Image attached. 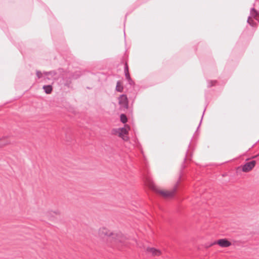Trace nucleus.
Listing matches in <instances>:
<instances>
[{"label": "nucleus", "mask_w": 259, "mask_h": 259, "mask_svg": "<svg viewBox=\"0 0 259 259\" xmlns=\"http://www.w3.org/2000/svg\"><path fill=\"white\" fill-rule=\"evenodd\" d=\"M118 102L120 106V108L125 110L128 108V101L127 97L125 95H121L118 98Z\"/></svg>", "instance_id": "6"}, {"label": "nucleus", "mask_w": 259, "mask_h": 259, "mask_svg": "<svg viewBox=\"0 0 259 259\" xmlns=\"http://www.w3.org/2000/svg\"><path fill=\"white\" fill-rule=\"evenodd\" d=\"M124 73L125 72H128V68L127 63L125 64L124 65Z\"/></svg>", "instance_id": "19"}, {"label": "nucleus", "mask_w": 259, "mask_h": 259, "mask_svg": "<svg viewBox=\"0 0 259 259\" xmlns=\"http://www.w3.org/2000/svg\"><path fill=\"white\" fill-rule=\"evenodd\" d=\"M8 144L7 141H6L5 138H0V147Z\"/></svg>", "instance_id": "16"}, {"label": "nucleus", "mask_w": 259, "mask_h": 259, "mask_svg": "<svg viewBox=\"0 0 259 259\" xmlns=\"http://www.w3.org/2000/svg\"><path fill=\"white\" fill-rule=\"evenodd\" d=\"M99 234L102 235L104 234L105 236H108L109 238H110L111 237L110 235H111L112 237L115 238V241L122 242L123 241L124 237L121 233H119L116 234H114L113 233H108L107 230L106 229H102L99 230Z\"/></svg>", "instance_id": "3"}, {"label": "nucleus", "mask_w": 259, "mask_h": 259, "mask_svg": "<svg viewBox=\"0 0 259 259\" xmlns=\"http://www.w3.org/2000/svg\"><path fill=\"white\" fill-rule=\"evenodd\" d=\"M148 185H149V187H150L152 188V187H153V186H152V184H150V182H149V184H148Z\"/></svg>", "instance_id": "22"}, {"label": "nucleus", "mask_w": 259, "mask_h": 259, "mask_svg": "<svg viewBox=\"0 0 259 259\" xmlns=\"http://www.w3.org/2000/svg\"><path fill=\"white\" fill-rule=\"evenodd\" d=\"M218 244L222 247H227L231 245L230 241L226 239H221L218 241Z\"/></svg>", "instance_id": "9"}, {"label": "nucleus", "mask_w": 259, "mask_h": 259, "mask_svg": "<svg viewBox=\"0 0 259 259\" xmlns=\"http://www.w3.org/2000/svg\"><path fill=\"white\" fill-rule=\"evenodd\" d=\"M205 110V109H204V111H203V115H202V117H201V120H200V123H199V125H198V127H197V129H198V128L199 127V126H200V124H201V121H202V118H203V115H204V113Z\"/></svg>", "instance_id": "21"}, {"label": "nucleus", "mask_w": 259, "mask_h": 259, "mask_svg": "<svg viewBox=\"0 0 259 259\" xmlns=\"http://www.w3.org/2000/svg\"><path fill=\"white\" fill-rule=\"evenodd\" d=\"M251 18L255 19L258 22H259V13L254 8L251 9L250 11V16L248 17L247 23L252 27H254L256 25V23L251 19Z\"/></svg>", "instance_id": "4"}, {"label": "nucleus", "mask_w": 259, "mask_h": 259, "mask_svg": "<svg viewBox=\"0 0 259 259\" xmlns=\"http://www.w3.org/2000/svg\"><path fill=\"white\" fill-rule=\"evenodd\" d=\"M256 161L252 160L249 162L245 163L242 167V170L243 172H248L251 170L255 166Z\"/></svg>", "instance_id": "7"}, {"label": "nucleus", "mask_w": 259, "mask_h": 259, "mask_svg": "<svg viewBox=\"0 0 259 259\" xmlns=\"http://www.w3.org/2000/svg\"><path fill=\"white\" fill-rule=\"evenodd\" d=\"M58 74L55 79L52 80L56 81L62 89H66L71 88V78L70 76L65 73L63 69L59 68L56 70Z\"/></svg>", "instance_id": "1"}, {"label": "nucleus", "mask_w": 259, "mask_h": 259, "mask_svg": "<svg viewBox=\"0 0 259 259\" xmlns=\"http://www.w3.org/2000/svg\"><path fill=\"white\" fill-rule=\"evenodd\" d=\"M146 251L154 256H159L161 254L160 250L153 247H148L146 249Z\"/></svg>", "instance_id": "10"}, {"label": "nucleus", "mask_w": 259, "mask_h": 259, "mask_svg": "<svg viewBox=\"0 0 259 259\" xmlns=\"http://www.w3.org/2000/svg\"><path fill=\"white\" fill-rule=\"evenodd\" d=\"M217 82V80H207V86L208 88H210L213 85H215Z\"/></svg>", "instance_id": "13"}, {"label": "nucleus", "mask_w": 259, "mask_h": 259, "mask_svg": "<svg viewBox=\"0 0 259 259\" xmlns=\"http://www.w3.org/2000/svg\"><path fill=\"white\" fill-rule=\"evenodd\" d=\"M146 251L154 256H159L161 254L160 250L153 247H148L146 249Z\"/></svg>", "instance_id": "11"}, {"label": "nucleus", "mask_w": 259, "mask_h": 259, "mask_svg": "<svg viewBox=\"0 0 259 259\" xmlns=\"http://www.w3.org/2000/svg\"><path fill=\"white\" fill-rule=\"evenodd\" d=\"M80 74H79L77 72H75L73 75H72V77L74 78H77L78 77H79L80 76Z\"/></svg>", "instance_id": "18"}, {"label": "nucleus", "mask_w": 259, "mask_h": 259, "mask_svg": "<svg viewBox=\"0 0 259 259\" xmlns=\"http://www.w3.org/2000/svg\"><path fill=\"white\" fill-rule=\"evenodd\" d=\"M120 120L123 123H126L127 121L126 116L124 114H121L120 115Z\"/></svg>", "instance_id": "15"}, {"label": "nucleus", "mask_w": 259, "mask_h": 259, "mask_svg": "<svg viewBox=\"0 0 259 259\" xmlns=\"http://www.w3.org/2000/svg\"><path fill=\"white\" fill-rule=\"evenodd\" d=\"M116 90L118 92H122L123 91V87L120 85L119 81L117 82Z\"/></svg>", "instance_id": "14"}, {"label": "nucleus", "mask_w": 259, "mask_h": 259, "mask_svg": "<svg viewBox=\"0 0 259 259\" xmlns=\"http://www.w3.org/2000/svg\"><path fill=\"white\" fill-rule=\"evenodd\" d=\"M178 185V184L177 183L170 191L159 190L157 192L165 198L172 197L174 196L175 193L177 191Z\"/></svg>", "instance_id": "5"}, {"label": "nucleus", "mask_w": 259, "mask_h": 259, "mask_svg": "<svg viewBox=\"0 0 259 259\" xmlns=\"http://www.w3.org/2000/svg\"><path fill=\"white\" fill-rule=\"evenodd\" d=\"M125 78L126 79H127V80L130 79L131 78L130 77V73H129V72H125Z\"/></svg>", "instance_id": "17"}, {"label": "nucleus", "mask_w": 259, "mask_h": 259, "mask_svg": "<svg viewBox=\"0 0 259 259\" xmlns=\"http://www.w3.org/2000/svg\"><path fill=\"white\" fill-rule=\"evenodd\" d=\"M128 82V83L130 84V85H133L134 84V81L132 79V78H131L130 79L128 80H127Z\"/></svg>", "instance_id": "20"}, {"label": "nucleus", "mask_w": 259, "mask_h": 259, "mask_svg": "<svg viewBox=\"0 0 259 259\" xmlns=\"http://www.w3.org/2000/svg\"><path fill=\"white\" fill-rule=\"evenodd\" d=\"M36 74L38 78H41L42 75H44L45 76L44 77V80L46 82H48V80L55 79L58 72L56 70L44 71L43 72H41L40 71H36Z\"/></svg>", "instance_id": "2"}, {"label": "nucleus", "mask_w": 259, "mask_h": 259, "mask_svg": "<svg viewBox=\"0 0 259 259\" xmlns=\"http://www.w3.org/2000/svg\"><path fill=\"white\" fill-rule=\"evenodd\" d=\"M42 89L47 94H51L53 90V87L51 84L45 85L43 86Z\"/></svg>", "instance_id": "12"}, {"label": "nucleus", "mask_w": 259, "mask_h": 259, "mask_svg": "<svg viewBox=\"0 0 259 259\" xmlns=\"http://www.w3.org/2000/svg\"><path fill=\"white\" fill-rule=\"evenodd\" d=\"M117 133L119 137L122 138L124 140H126V137H125V135L127 133V130L126 128H119L117 130Z\"/></svg>", "instance_id": "8"}]
</instances>
